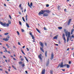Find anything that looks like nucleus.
Returning <instances> with one entry per match:
<instances>
[{
    "instance_id": "nucleus-49",
    "label": "nucleus",
    "mask_w": 74,
    "mask_h": 74,
    "mask_svg": "<svg viewBox=\"0 0 74 74\" xmlns=\"http://www.w3.org/2000/svg\"><path fill=\"white\" fill-rule=\"evenodd\" d=\"M7 37L8 38H10V36L9 35H8Z\"/></svg>"
},
{
    "instance_id": "nucleus-9",
    "label": "nucleus",
    "mask_w": 74,
    "mask_h": 74,
    "mask_svg": "<svg viewBox=\"0 0 74 74\" xmlns=\"http://www.w3.org/2000/svg\"><path fill=\"white\" fill-rule=\"evenodd\" d=\"M45 70L44 69L42 70V74H45Z\"/></svg>"
},
{
    "instance_id": "nucleus-30",
    "label": "nucleus",
    "mask_w": 74,
    "mask_h": 74,
    "mask_svg": "<svg viewBox=\"0 0 74 74\" xmlns=\"http://www.w3.org/2000/svg\"><path fill=\"white\" fill-rule=\"evenodd\" d=\"M49 6V5L48 4H47L46 5V7H48Z\"/></svg>"
},
{
    "instance_id": "nucleus-3",
    "label": "nucleus",
    "mask_w": 74,
    "mask_h": 74,
    "mask_svg": "<svg viewBox=\"0 0 74 74\" xmlns=\"http://www.w3.org/2000/svg\"><path fill=\"white\" fill-rule=\"evenodd\" d=\"M44 10H42L40 12L38 13V14L40 15H42V14H44L45 13Z\"/></svg>"
},
{
    "instance_id": "nucleus-2",
    "label": "nucleus",
    "mask_w": 74,
    "mask_h": 74,
    "mask_svg": "<svg viewBox=\"0 0 74 74\" xmlns=\"http://www.w3.org/2000/svg\"><path fill=\"white\" fill-rule=\"evenodd\" d=\"M66 37L68 36L67 37V42H69V38L70 36V32L67 31L66 33Z\"/></svg>"
},
{
    "instance_id": "nucleus-27",
    "label": "nucleus",
    "mask_w": 74,
    "mask_h": 74,
    "mask_svg": "<svg viewBox=\"0 0 74 74\" xmlns=\"http://www.w3.org/2000/svg\"><path fill=\"white\" fill-rule=\"evenodd\" d=\"M64 32L65 33H66L67 32V30H66V29H64Z\"/></svg>"
},
{
    "instance_id": "nucleus-24",
    "label": "nucleus",
    "mask_w": 74,
    "mask_h": 74,
    "mask_svg": "<svg viewBox=\"0 0 74 74\" xmlns=\"http://www.w3.org/2000/svg\"><path fill=\"white\" fill-rule=\"evenodd\" d=\"M66 67L68 69H69V68L70 67V65H69L68 64H67L66 65Z\"/></svg>"
},
{
    "instance_id": "nucleus-19",
    "label": "nucleus",
    "mask_w": 74,
    "mask_h": 74,
    "mask_svg": "<svg viewBox=\"0 0 74 74\" xmlns=\"http://www.w3.org/2000/svg\"><path fill=\"white\" fill-rule=\"evenodd\" d=\"M26 26L27 27H30L29 25V24H27V23H26Z\"/></svg>"
},
{
    "instance_id": "nucleus-29",
    "label": "nucleus",
    "mask_w": 74,
    "mask_h": 74,
    "mask_svg": "<svg viewBox=\"0 0 74 74\" xmlns=\"http://www.w3.org/2000/svg\"><path fill=\"white\" fill-rule=\"evenodd\" d=\"M47 51H46L45 52V56H47Z\"/></svg>"
},
{
    "instance_id": "nucleus-43",
    "label": "nucleus",
    "mask_w": 74,
    "mask_h": 74,
    "mask_svg": "<svg viewBox=\"0 0 74 74\" xmlns=\"http://www.w3.org/2000/svg\"><path fill=\"white\" fill-rule=\"evenodd\" d=\"M45 46H47V43H45Z\"/></svg>"
},
{
    "instance_id": "nucleus-1",
    "label": "nucleus",
    "mask_w": 74,
    "mask_h": 74,
    "mask_svg": "<svg viewBox=\"0 0 74 74\" xmlns=\"http://www.w3.org/2000/svg\"><path fill=\"white\" fill-rule=\"evenodd\" d=\"M8 22L9 23H3V22L1 21L0 22V24L1 25L3 26V27H5V26L8 27V26H9V24L10 25L11 23V21L8 20Z\"/></svg>"
},
{
    "instance_id": "nucleus-8",
    "label": "nucleus",
    "mask_w": 74,
    "mask_h": 74,
    "mask_svg": "<svg viewBox=\"0 0 74 74\" xmlns=\"http://www.w3.org/2000/svg\"><path fill=\"white\" fill-rule=\"evenodd\" d=\"M3 40L5 41H8V40H9V39H7V38H3Z\"/></svg>"
},
{
    "instance_id": "nucleus-63",
    "label": "nucleus",
    "mask_w": 74,
    "mask_h": 74,
    "mask_svg": "<svg viewBox=\"0 0 74 74\" xmlns=\"http://www.w3.org/2000/svg\"><path fill=\"white\" fill-rule=\"evenodd\" d=\"M72 39V38L71 37H70V40H71Z\"/></svg>"
},
{
    "instance_id": "nucleus-44",
    "label": "nucleus",
    "mask_w": 74,
    "mask_h": 74,
    "mask_svg": "<svg viewBox=\"0 0 74 74\" xmlns=\"http://www.w3.org/2000/svg\"><path fill=\"white\" fill-rule=\"evenodd\" d=\"M44 29L45 30H47V29H46V28H45V27H44Z\"/></svg>"
},
{
    "instance_id": "nucleus-56",
    "label": "nucleus",
    "mask_w": 74,
    "mask_h": 74,
    "mask_svg": "<svg viewBox=\"0 0 74 74\" xmlns=\"http://www.w3.org/2000/svg\"><path fill=\"white\" fill-rule=\"evenodd\" d=\"M27 51H29V49H28L27 48Z\"/></svg>"
},
{
    "instance_id": "nucleus-15",
    "label": "nucleus",
    "mask_w": 74,
    "mask_h": 74,
    "mask_svg": "<svg viewBox=\"0 0 74 74\" xmlns=\"http://www.w3.org/2000/svg\"><path fill=\"white\" fill-rule=\"evenodd\" d=\"M62 37L63 38V39H65V34H63L62 35Z\"/></svg>"
},
{
    "instance_id": "nucleus-58",
    "label": "nucleus",
    "mask_w": 74,
    "mask_h": 74,
    "mask_svg": "<svg viewBox=\"0 0 74 74\" xmlns=\"http://www.w3.org/2000/svg\"><path fill=\"white\" fill-rule=\"evenodd\" d=\"M5 73H6V74H8V72H7V71H5Z\"/></svg>"
},
{
    "instance_id": "nucleus-35",
    "label": "nucleus",
    "mask_w": 74,
    "mask_h": 74,
    "mask_svg": "<svg viewBox=\"0 0 74 74\" xmlns=\"http://www.w3.org/2000/svg\"><path fill=\"white\" fill-rule=\"evenodd\" d=\"M21 31L22 32H25V31L23 29H21Z\"/></svg>"
},
{
    "instance_id": "nucleus-48",
    "label": "nucleus",
    "mask_w": 74,
    "mask_h": 74,
    "mask_svg": "<svg viewBox=\"0 0 74 74\" xmlns=\"http://www.w3.org/2000/svg\"><path fill=\"white\" fill-rule=\"evenodd\" d=\"M60 66V64H59L58 66L57 67V68L58 69V68H59V67Z\"/></svg>"
},
{
    "instance_id": "nucleus-10",
    "label": "nucleus",
    "mask_w": 74,
    "mask_h": 74,
    "mask_svg": "<svg viewBox=\"0 0 74 74\" xmlns=\"http://www.w3.org/2000/svg\"><path fill=\"white\" fill-rule=\"evenodd\" d=\"M39 44H40V45H41L42 47L44 46V44L42 43V42H39Z\"/></svg>"
},
{
    "instance_id": "nucleus-41",
    "label": "nucleus",
    "mask_w": 74,
    "mask_h": 74,
    "mask_svg": "<svg viewBox=\"0 0 74 74\" xmlns=\"http://www.w3.org/2000/svg\"><path fill=\"white\" fill-rule=\"evenodd\" d=\"M21 5H22L21 4H20L19 5V7H20V8H21Z\"/></svg>"
},
{
    "instance_id": "nucleus-13",
    "label": "nucleus",
    "mask_w": 74,
    "mask_h": 74,
    "mask_svg": "<svg viewBox=\"0 0 74 74\" xmlns=\"http://www.w3.org/2000/svg\"><path fill=\"white\" fill-rule=\"evenodd\" d=\"M53 54H52L51 56V60H52V59H53Z\"/></svg>"
},
{
    "instance_id": "nucleus-39",
    "label": "nucleus",
    "mask_w": 74,
    "mask_h": 74,
    "mask_svg": "<svg viewBox=\"0 0 74 74\" xmlns=\"http://www.w3.org/2000/svg\"><path fill=\"white\" fill-rule=\"evenodd\" d=\"M19 25H22L21 22V21H19Z\"/></svg>"
},
{
    "instance_id": "nucleus-18",
    "label": "nucleus",
    "mask_w": 74,
    "mask_h": 74,
    "mask_svg": "<svg viewBox=\"0 0 74 74\" xmlns=\"http://www.w3.org/2000/svg\"><path fill=\"white\" fill-rule=\"evenodd\" d=\"M74 29H72L71 31V34H73V32H74Z\"/></svg>"
},
{
    "instance_id": "nucleus-7",
    "label": "nucleus",
    "mask_w": 74,
    "mask_h": 74,
    "mask_svg": "<svg viewBox=\"0 0 74 74\" xmlns=\"http://www.w3.org/2000/svg\"><path fill=\"white\" fill-rule=\"evenodd\" d=\"M63 66H64L63 65V62H62L60 65V67L63 68Z\"/></svg>"
},
{
    "instance_id": "nucleus-55",
    "label": "nucleus",
    "mask_w": 74,
    "mask_h": 74,
    "mask_svg": "<svg viewBox=\"0 0 74 74\" xmlns=\"http://www.w3.org/2000/svg\"><path fill=\"white\" fill-rule=\"evenodd\" d=\"M59 44H61V42H60V41H58Z\"/></svg>"
},
{
    "instance_id": "nucleus-26",
    "label": "nucleus",
    "mask_w": 74,
    "mask_h": 74,
    "mask_svg": "<svg viewBox=\"0 0 74 74\" xmlns=\"http://www.w3.org/2000/svg\"><path fill=\"white\" fill-rule=\"evenodd\" d=\"M22 19L24 22H25V20L24 17H22Z\"/></svg>"
},
{
    "instance_id": "nucleus-4",
    "label": "nucleus",
    "mask_w": 74,
    "mask_h": 74,
    "mask_svg": "<svg viewBox=\"0 0 74 74\" xmlns=\"http://www.w3.org/2000/svg\"><path fill=\"white\" fill-rule=\"evenodd\" d=\"M30 5V4H29V3L28 2V5L29 7H30L31 8H32V7L31 6H33V3H32V2L31 3Z\"/></svg>"
},
{
    "instance_id": "nucleus-20",
    "label": "nucleus",
    "mask_w": 74,
    "mask_h": 74,
    "mask_svg": "<svg viewBox=\"0 0 74 74\" xmlns=\"http://www.w3.org/2000/svg\"><path fill=\"white\" fill-rule=\"evenodd\" d=\"M41 51H42V52H44V50H43V49L41 47L40 48Z\"/></svg>"
},
{
    "instance_id": "nucleus-14",
    "label": "nucleus",
    "mask_w": 74,
    "mask_h": 74,
    "mask_svg": "<svg viewBox=\"0 0 74 74\" xmlns=\"http://www.w3.org/2000/svg\"><path fill=\"white\" fill-rule=\"evenodd\" d=\"M71 19H69L68 21V25H70V22H71Z\"/></svg>"
},
{
    "instance_id": "nucleus-31",
    "label": "nucleus",
    "mask_w": 74,
    "mask_h": 74,
    "mask_svg": "<svg viewBox=\"0 0 74 74\" xmlns=\"http://www.w3.org/2000/svg\"><path fill=\"white\" fill-rule=\"evenodd\" d=\"M63 40H64V42H65V43H66V39H63Z\"/></svg>"
},
{
    "instance_id": "nucleus-6",
    "label": "nucleus",
    "mask_w": 74,
    "mask_h": 74,
    "mask_svg": "<svg viewBox=\"0 0 74 74\" xmlns=\"http://www.w3.org/2000/svg\"><path fill=\"white\" fill-rule=\"evenodd\" d=\"M44 12H47V13H50V12H51L48 10H44Z\"/></svg>"
},
{
    "instance_id": "nucleus-50",
    "label": "nucleus",
    "mask_w": 74,
    "mask_h": 74,
    "mask_svg": "<svg viewBox=\"0 0 74 74\" xmlns=\"http://www.w3.org/2000/svg\"><path fill=\"white\" fill-rule=\"evenodd\" d=\"M21 61H23V59L21 58Z\"/></svg>"
},
{
    "instance_id": "nucleus-62",
    "label": "nucleus",
    "mask_w": 74,
    "mask_h": 74,
    "mask_svg": "<svg viewBox=\"0 0 74 74\" xmlns=\"http://www.w3.org/2000/svg\"><path fill=\"white\" fill-rule=\"evenodd\" d=\"M25 72L27 74V71H25Z\"/></svg>"
},
{
    "instance_id": "nucleus-47",
    "label": "nucleus",
    "mask_w": 74,
    "mask_h": 74,
    "mask_svg": "<svg viewBox=\"0 0 74 74\" xmlns=\"http://www.w3.org/2000/svg\"><path fill=\"white\" fill-rule=\"evenodd\" d=\"M18 45H21V44H20V42H18Z\"/></svg>"
},
{
    "instance_id": "nucleus-38",
    "label": "nucleus",
    "mask_w": 74,
    "mask_h": 74,
    "mask_svg": "<svg viewBox=\"0 0 74 74\" xmlns=\"http://www.w3.org/2000/svg\"><path fill=\"white\" fill-rule=\"evenodd\" d=\"M59 8H60V6H59V5H58V10H59Z\"/></svg>"
},
{
    "instance_id": "nucleus-59",
    "label": "nucleus",
    "mask_w": 74,
    "mask_h": 74,
    "mask_svg": "<svg viewBox=\"0 0 74 74\" xmlns=\"http://www.w3.org/2000/svg\"><path fill=\"white\" fill-rule=\"evenodd\" d=\"M55 45L57 46H58V45H59L58 44H56Z\"/></svg>"
},
{
    "instance_id": "nucleus-5",
    "label": "nucleus",
    "mask_w": 74,
    "mask_h": 74,
    "mask_svg": "<svg viewBox=\"0 0 74 74\" xmlns=\"http://www.w3.org/2000/svg\"><path fill=\"white\" fill-rule=\"evenodd\" d=\"M42 56V55H41V54L38 55V57L40 60H42V58H41Z\"/></svg>"
},
{
    "instance_id": "nucleus-51",
    "label": "nucleus",
    "mask_w": 74,
    "mask_h": 74,
    "mask_svg": "<svg viewBox=\"0 0 74 74\" xmlns=\"http://www.w3.org/2000/svg\"><path fill=\"white\" fill-rule=\"evenodd\" d=\"M71 61H69V64H71Z\"/></svg>"
},
{
    "instance_id": "nucleus-32",
    "label": "nucleus",
    "mask_w": 74,
    "mask_h": 74,
    "mask_svg": "<svg viewBox=\"0 0 74 74\" xmlns=\"http://www.w3.org/2000/svg\"><path fill=\"white\" fill-rule=\"evenodd\" d=\"M21 51L23 53V54L24 55H25V53L23 52V50H21Z\"/></svg>"
},
{
    "instance_id": "nucleus-45",
    "label": "nucleus",
    "mask_w": 74,
    "mask_h": 74,
    "mask_svg": "<svg viewBox=\"0 0 74 74\" xmlns=\"http://www.w3.org/2000/svg\"><path fill=\"white\" fill-rule=\"evenodd\" d=\"M67 64H65L64 65V66H67Z\"/></svg>"
},
{
    "instance_id": "nucleus-46",
    "label": "nucleus",
    "mask_w": 74,
    "mask_h": 74,
    "mask_svg": "<svg viewBox=\"0 0 74 74\" xmlns=\"http://www.w3.org/2000/svg\"><path fill=\"white\" fill-rule=\"evenodd\" d=\"M29 34L30 35H31L32 36H33V35H32V33H29Z\"/></svg>"
},
{
    "instance_id": "nucleus-60",
    "label": "nucleus",
    "mask_w": 74,
    "mask_h": 74,
    "mask_svg": "<svg viewBox=\"0 0 74 74\" xmlns=\"http://www.w3.org/2000/svg\"><path fill=\"white\" fill-rule=\"evenodd\" d=\"M25 46H24L23 47V48H25Z\"/></svg>"
},
{
    "instance_id": "nucleus-42",
    "label": "nucleus",
    "mask_w": 74,
    "mask_h": 74,
    "mask_svg": "<svg viewBox=\"0 0 74 74\" xmlns=\"http://www.w3.org/2000/svg\"><path fill=\"white\" fill-rule=\"evenodd\" d=\"M6 46H8V48H9V46H8V45L7 44H6Z\"/></svg>"
},
{
    "instance_id": "nucleus-21",
    "label": "nucleus",
    "mask_w": 74,
    "mask_h": 74,
    "mask_svg": "<svg viewBox=\"0 0 74 74\" xmlns=\"http://www.w3.org/2000/svg\"><path fill=\"white\" fill-rule=\"evenodd\" d=\"M26 20L27 21V15L26 14V15L25 16Z\"/></svg>"
},
{
    "instance_id": "nucleus-17",
    "label": "nucleus",
    "mask_w": 74,
    "mask_h": 74,
    "mask_svg": "<svg viewBox=\"0 0 74 74\" xmlns=\"http://www.w3.org/2000/svg\"><path fill=\"white\" fill-rule=\"evenodd\" d=\"M49 60H48L47 62V63L46 64V66H48V65L49 64Z\"/></svg>"
},
{
    "instance_id": "nucleus-12",
    "label": "nucleus",
    "mask_w": 74,
    "mask_h": 74,
    "mask_svg": "<svg viewBox=\"0 0 74 74\" xmlns=\"http://www.w3.org/2000/svg\"><path fill=\"white\" fill-rule=\"evenodd\" d=\"M58 35H57L54 37L53 39H57V38H58Z\"/></svg>"
},
{
    "instance_id": "nucleus-28",
    "label": "nucleus",
    "mask_w": 74,
    "mask_h": 74,
    "mask_svg": "<svg viewBox=\"0 0 74 74\" xmlns=\"http://www.w3.org/2000/svg\"><path fill=\"white\" fill-rule=\"evenodd\" d=\"M50 73L51 74H53V71H51L50 72Z\"/></svg>"
},
{
    "instance_id": "nucleus-34",
    "label": "nucleus",
    "mask_w": 74,
    "mask_h": 74,
    "mask_svg": "<svg viewBox=\"0 0 74 74\" xmlns=\"http://www.w3.org/2000/svg\"><path fill=\"white\" fill-rule=\"evenodd\" d=\"M17 33L18 34V35H19V32L17 31Z\"/></svg>"
},
{
    "instance_id": "nucleus-54",
    "label": "nucleus",
    "mask_w": 74,
    "mask_h": 74,
    "mask_svg": "<svg viewBox=\"0 0 74 74\" xmlns=\"http://www.w3.org/2000/svg\"><path fill=\"white\" fill-rule=\"evenodd\" d=\"M3 58H6V57L5 56H3Z\"/></svg>"
},
{
    "instance_id": "nucleus-36",
    "label": "nucleus",
    "mask_w": 74,
    "mask_h": 74,
    "mask_svg": "<svg viewBox=\"0 0 74 74\" xmlns=\"http://www.w3.org/2000/svg\"><path fill=\"white\" fill-rule=\"evenodd\" d=\"M4 34L5 35H8V33H5Z\"/></svg>"
},
{
    "instance_id": "nucleus-33",
    "label": "nucleus",
    "mask_w": 74,
    "mask_h": 74,
    "mask_svg": "<svg viewBox=\"0 0 74 74\" xmlns=\"http://www.w3.org/2000/svg\"><path fill=\"white\" fill-rule=\"evenodd\" d=\"M22 63L21 62H18V63L19 64H22Z\"/></svg>"
},
{
    "instance_id": "nucleus-22",
    "label": "nucleus",
    "mask_w": 74,
    "mask_h": 74,
    "mask_svg": "<svg viewBox=\"0 0 74 74\" xmlns=\"http://www.w3.org/2000/svg\"><path fill=\"white\" fill-rule=\"evenodd\" d=\"M58 29L60 30H61V29H62V27H58Z\"/></svg>"
},
{
    "instance_id": "nucleus-40",
    "label": "nucleus",
    "mask_w": 74,
    "mask_h": 74,
    "mask_svg": "<svg viewBox=\"0 0 74 74\" xmlns=\"http://www.w3.org/2000/svg\"><path fill=\"white\" fill-rule=\"evenodd\" d=\"M9 18H10V19H12V18H11V15H9Z\"/></svg>"
},
{
    "instance_id": "nucleus-53",
    "label": "nucleus",
    "mask_w": 74,
    "mask_h": 74,
    "mask_svg": "<svg viewBox=\"0 0 74 74\" xmlns=\"http://www.w3.org/2000/svg\"><path fill=\"white\" fill-rule=\"evenodd\" d=\"M5 51H6V52H7V48H5Z\"/></svg>"
},
{
    "instance_id": "nucleus-16",
    "label": "nucleus",
    "mask_w": 74,
    "mask_h": 74,
    "mask_svg": "<svg viewBox=\"0 0 74 74\" xmlns=\"http://www.w3.org/2000/svg\"><path fill=\"white\" fill-rule=\"evenodd\" d=\"M24 58L26 60V61H27V62H29V60H28V59H27V58H26V57L25 56H24Z\"/></svg>"
},
{
    "instance_id": "nucleus-57",
    "label": "nucleus",
    "mask_w": 74,
    "mask_h": 74,
    "mask_svg": "<svg viewBox=\"0 0 74 74\" xmlns=\"http://www.w3.org/2000/svg\"><path fill=\"white\" fill-rule=\"evenodd\" d=\"M13 59H14V60H16V59L15 58H13Z\"/></svg>"
},
{
    "instance_id": "nucleus-61",
    "label": "nucleus",
    "mask_w": 74,
    "mask_h": 74,
    "mask_svg": "<svg viewBox=\"0 0 74 74\" xmlns=\"http://www.w3.org/2000/svg\"><path fill=\"white\" fill-rule=\"evenodd\" d=\"M26 9H24V12H26Z\"/></svg>"
},
{
    "instance_id": "nucleus-52",
    "label": "nucleus",
    "mask_w": 74,
    "mask_h": 74,
    "mask_svg": "<svg viewBox=\"0 0 74 74\" xmlns=\"http://www.w3.org/2000/svg\"><path fill=\"white\" fill-rule=\"evenodd\" d=\"M71 37H72V38H74V35H72Z\"/></svg>"
},
{
    "instance_id": "nucleus-23",
    "label": "nucleus",
    "mask_w": 74,
    "mask_h": 74,
    "mask_svg": "<svg viewBox=\"0 0 74 74\" xmlns=\"http://www.w3.org/2000/svg\"><path fill=\"white\" fill-rule=\"evenodd\" d=\"M36 30L38 32V33H40V30H39L37 28H36Z\"/></svg>"
},
{
    "instance_id": "nucleus-37",
    "label": "nucleus",
    "mask_w": 74,
    "mask_h": 74,
    "mask_svg": "<svg viewBox=\"0 0 74 74\" xmlns=\"http://www.w3.org/2000/svg\"><path fill=\"white\" fill-rule=\"evenodd\" d=\"M25 64L23 63L22 65V67H24V66H25Z\"/></svg>"
},
{
    "instance_id": "nucleus-25",
    "label": "nucleus",
    "mask_w": 74,
    "mask_h": 74,
    "mask_svg": "<svg viewBox=\"0 0 74 74\" xmlns=\"http://www.w3.org/2000/svg\"><path fill=\"white\" fill-rule=\"evenodd\" d=\"M31 37H32V39H34V36L32 35Z\"/></svg>"
},
{
    "instance_id": "nucleus-11",
    "label": "nucleus",
    "mask_w": 74,
    "mask_h": 74,
    "mask_svg": "<svg viewBox=\"0 0 74 74\" xmlns=\"http://www.w3.org/2000/svg\"><path fill=\"white\" fill-rule=\"evenodd\" d=\"M48 15L47 13H45L43 14L44 16H48Z\"/></svg>"
},
{
    "instance_id": "nucleus-64",
    "label": "nucleus",
    "mask_w": 74,
    "mask_h": 74,
    "mask_svg": "<svg viewBox=\"0 0 74 74\" xmlns=\"http://www.w3.org/2000/svg\"><path fill=\"white\" fill-rule=\"evenodd\" d=\"M4 6H5V7H6V5L5 4H4Z\"/></svg>"
}]
</instances>
